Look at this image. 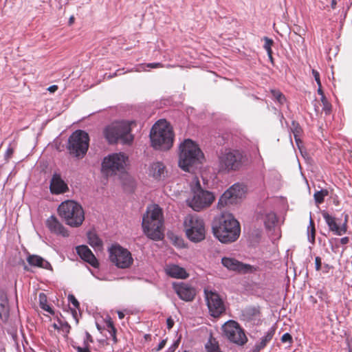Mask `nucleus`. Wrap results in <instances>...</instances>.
I'll use <instances>...</instances> for the list:
<instances>
[{
	"label": "nucleus",
	"instance_id": "obj_38",
	"mask_svg": "<svg viewBox=\"0 0 352 352\" xmlns=\"http://www.w3.org/2000/svg\"><path fill=\"white\" fill-rule=\"evenodd\" d=\"M69 301L74 306L75 308L79 307V302L75 296L72 294L69 295L68 296Z\"/></svg>",
	"mask_w": 352,
	"mask_h": 352
},
{
	"label": "nucleus",
	"instance_id": "obj_14",
	"mask_svg": "<svg viewBox=\"0 0 352 352\" xmlns=\"http://www.w3.org/2000/svg\"><path fill=\"white\" fill-rule=\"evenodd\" d=\"M245 194L243 185L235 184L228 188L219 198L217 207L219 209L228 206L235 204Z\"/></svg>",
	"mask_w": 352,
	"mask_h": 352
},
{
	"label": "nucleus",
	"instance_id": "obj_52",
	"mask_svg": "<svg viewBox=\"0 0 352 352\" xmlns=\"http://www.w3.org/2000/svg\"><path fill=\"white\" fill-rule=\"evenodd\" d=\"M118 315L119 319H120V320H122L124 318V314L121 311H118Z\"/></svg>",
	"mask_w": 352,
	"mask_h": 352
},
{
	"label": "nucleus",
	"instance_id": "obj_51",
	"mask_svg": "<svg viewBox=\"0 0 352 352\" xmlns=\"http://www.w3.org/2000/svg\"><path fill=\"white\" fill-rule=\"evenodd\" d=\"M265 50L267 51V54L269 56V58H270V60H272V48L270 47L269 49H265Z\"/></svg>",
	"mask_w": 352,
	"mask_h": 352
},
{
	"label": "nucleus",
	"instance_id": "obj_26",
	"mask_svg": "<svg viewBox=\"0 0 352 352\" xmlns=\"http://www.w3.org/2000/svg\"><path fill=\"white\" fill-rule=\"evenodd\" d=\"M87 237L90 245L98 250L102 248V241L94 232H89L87 233Z\"/></svg>",
	"mask_w": 352,
	"mask_h": 352
},
{
	"label": "nucleus",
	"instance_id": "obj_45",
	"mask_svg": "<svg viewBox=\"0 0 352 352\" xmlns=\"http://www.w3.org/2000/svg\"><path fill=\"white\" fill-rule=\"evenodd\" d=\"M167 328L170 329L174 325V320L170 317L166 320Z\"/></svg>",
	"mask_w": 352,
	"mask_h": 352
},
{
	"label": "nucleus",
	"instance_id": "obj_17",
	"mask_svg": "<svg viewBox=\"0 0 352 352\" xmlns=\"http://www.w3.org/2000/svg\"><path fill=\"white\" fill-rule=\"evenodd\" d=\"M173 289L179 298L186 302L192 301L196 295L195 288L184 283H174Z\"/></svg>",
	"mask_w": 352,
	"mask_h": 352
},
{
	"label": "nucleus",
	"instance_id": "obj_55",
	"mask_svg": "<svg viewBox=\"0 0 352 352\" xmlns=\"http://www.w3.org/2000/svg\"><path fill=\"white\" fill-rule=\"evenodd\" d=\"M74 22V16H70V18L69 19V24L72 25Z\"/></svg>",
	"mask_w": 352,
	"mask_h": 352
},
{
	"label": "nucleus",
	"instance_id": "obj_9",
	"mask_svg": "<svg viewBox=\"0 0 352 352\" xmlns=\"http://www.w3.org/2000/svg\"><path fill=\"white\" fill-rule=\"evenodd\" d=\"M243 154L238 150L226 148L218 154V168L221 172L239 170L243 164Z\"/></svg>",
	"mask_w": 352,
	"mask_h": 352
},
{
	"label": "nucleus",
	"instance_id": "obj_6",
	"mask_svg": "<svg viewBox=\"0 0 352 352\" xmlns=\"http://www.w3.org/2000/svg\"><path fill=\"white\" fill-rule=\"evenodd\" d=\"M58 212L65 223L73 228L79 227L85 220V212L82 207L73 200H67L62 202L58 208Z\"/></svg>",
	"mask_w": 352,
	"mask_h": 352
},
{
	"label": "nucleus",
	"instance_id": "obj_10",
	"mask_svg": "<svg viewBox=\"0 0 352 352\" xmlns=\"http://www.w3.org/2000/svg\"><path fill=\"white\" fill-rule=\"evenodd\" d=\"M184 229L188 239L195 243L205 239L206 229L204 220L196 214L187 215L184 221Z\"/></svg>",
	"mask_w": 352,
	"mask_h": 352
},
{
	"label": "nucleus",
	"instance_id": "obj_37",
	"mask_svg": "<svg viewBox=\"0 0 352 352\" xmlns=\"http://www.w3.org/2000/svg\"><path fill=\"white\" fill-rule=\"evenodd\" d=\"M77 352H90L89 349V344H87L86 341H84V346H76L74 347Z\"/></svg>",
	"mask_w": 352,
	"mask_h": 352
},
{
	"label": "nucleus",
	"instance_id": "obj_16",
	"mask_svg": "<svg viewBox=\"0 0 352 352\" xmlns=\"http://www.w3.org/2000/svg\"><path fill=\"white\" fill-rule=\"evenodd\" d=\"M221 264L228 270L237 272L239 273L245 274L252 272L253 270L252 265L244 264L232 257H223L221 258Z\"/></svg>",
	"mask_w": 352,
	"mask_h": 352
},
{
	"label": "nucleus",
	"instance_id": "obj_7",
	"mask_svg": "<svg viewBox=\"0 0 352 352\" xmlns=\"http://www.w3.org/2000/svg\"><path fill=\"white\" fill-rule=\"evenodd\" d=\"M133 122L120 121L112 123L104 129L103 134L107 140L112 144L121 140L124 144H131L133 135L131 133Z\"/></svg>",
	"mask_w": 352,
	"mask_h": 352
},
{
	"label": "nucleus",
	"instance_id": "obj_3",
	"mask_svg": "<svg viewBox=\"0 0 352 352\" xmlns=\"http://www.w3.org/2000/svg\"><path fill=\"white\" fill-rule=\"evenodd\" d=\"M151 145L155 149L168 150L173 144L174 134L170 125L166 120L157 121L150 133Z\"/></svg>",
	"mask_w": 352,
	"mask_h": 352
},
{
	"label": "nucleus",
	"instance_id": "obj_47",
	"mask_svg": "<svg viewBox=\"0 0 352 352\" xmlns=\"http://www.w3.org/2000/svg\"><path fill=\"white\" fill-rule=\"evenodd\" d=\"M85 336H86V339L84 341H86L87 344H89V342H94L91 336L88 332H86Z\"/></svg>",
	"mask_w": 352,
	"mask_h": 352
},
{
	"label": "nucleus",
	"instance_id": "obj_53",
	"mask_svg": "<svg viewBox=\"0 0 352 352\" xmlns=\"http://www.w3.org/2000/svg\"><path fill=\"white\" fill-rule=\"evenodd\" d=\"M336 4H337L336 0H331V6L333 9L336 8Z\"/></svg>",
	"mask_w": 352,
	"mask_h": 352
},
{
	"label": "nucleus",
	"instance_id": "obj_59",
	"mask_svg": "<svg viewBox=\"0 0 352 352\" xmlns=\"http://www.w3.org/2000/svg\"><path fill=\"white\" fill-rule=\"evenodd\" d=\"M166 67H168V68H170V67H173V66H172V65H166Z\"/></svg>",
	"mask_w": 352,
	"mask_h": 352
},
{
	"label": "nucleus",
	"instance_id": "obj_12",
	"mask_svg": "<svg viewBox=\"0 0 352 352\" xmlns=\"http://www.w3.org/2000/svg\"><path fill=\"white\" fill-rule=\"evenodd\" d=\"M223 335L232 342L243 346L248 342L247 336L239 324L234 321L229 320L222 327Z\"/></svg>",
	"mask_w": 352,
	"mask_h": 352
},
{
	"label": "nucleus",
	"instance_id": "obj_13",
	"mask_svg": "<svg viewBox=\"0 0 352 352\" xmlns=\"http://www.w3.org/2000/svg\"><path fill=\"white\" fill-rule=\"evenodd\" d=\"M109 258L113 263L122 269L130 267L133 261L130 252L120 245H113L109 249Z\"/></svg>",
	"mask_w": 352,
	"mask_h": 352
},
{
	"label": "nucleus",
	"instance_id": "obj_36",
	"mask_svg": "<svg viewBox=\"0 0 352 352\" xmlns=\"http://www.w3.org/2000/svg\"><path fill=\"white\" fill-rule=\"evenodd\" d=\"M44 294H41L39 295V298H40V303H41V308L43 309L44 310L50 312V313H52L53 311L52 309V308L47 305H43V301H42V298L44 297Z\"/></svg>",
	"mask_w": 352,
	"mask_h": 352
},
{
	"label": "nucleus",
	"instance_id": "obj_60",
	"mask_svg": "<svg viewBox=\"0 0 352 352\" xmlns=\"http://www.w3.org/2000/svg\"><path fill=\"white\" fill-rule=\"evenodd\" d=\"M324 267H325V268H329V265H324Z\"/></svg>",
	"mask_w": 352,
	"mask_h": 352
},
{
	"label": "nucleus",
	"instance_id": "obj_30",
	"mask_svg": "<svg viewBox=\"0 0 352 352\" xmlns=\"http://www.w3.org/2000/svg\"><path fill=\"white\" fill-rule=\"evenodd\" d=\"M292 131L294 134V139L296 140V142L297 145L299 146V144L301 142L300 136L301 133V128L300 127L299 124L295 122H292Z\"/></svg>",
	"mask_w": 352,
	"mask_h": 352
},
{
	"label": "nucleus",
	"instance_id": "obj_40",
	"mask_svg": "<svg viewBox=\"0 0 352 352\" xmlns=\"http://www.w3.org/2000/svg\"><path fill=\"white\" fill-rule=\"evenodd\" d=\"M146 67L149 68H162L164 67V65L160 63H153L146 64Z\"/></svg>",
	"mask_w": 352,
	"mask_h": 352
},
{
	"label": "nucleus",
	"instance_id": "obj_21",
	"mask_svg": "<svg viewBox=\"0 0 352 352\" xmlns=\"http://www.w3.org/2000/svg\"><path fill=\"white\" fill-rule=\"evenodd\" d=\"M50 191L52 194L59 195L67 192L69 188L67 184L58 174H54L51 179Z\"/></svg>",
	"mask_w": 352,
	"mask_h": 352
},
{
	"label": "nucleus",
	"instance_id": "obj_11",
	"mask_svg": "<svg viewBox=\"0 0 352 352\" xmlns=\"http://www.w3.org/2000/svg\"><path fill=\"white\" fill-rule=\"evenodd\" d=\"M89 138L87 133L77 130L68 139L67 150L70 155L78 159L84 157L89 148Z\"/></svg>",
	"mask_w": 352,
	"mask_h": 352
},
{
	"label": "nucleus",
	"instance_id": "obj_32",
	"mask_svg": "<svg viewBox=\"0 0 352 352\" xmlns=\"http://www.w3.org/2000/svg\"><path fill=\"white\" fill-rule=\"evenodd\" d=\"M206 347L208 352H221L217 344L212 342V340H210L206 344Z\"/></svg>",
	"mask_w": 352,
	"mask_h": 352
},
{
	"label": "nucleus",
	"instance_id": "obj_33",
	"mask_svg": "<svg viewBox=\"0 0 352 352\" xmlns=\"http://www.w3.org/2000/svg\"><path fill=\"white\" fill-rule=\"evenodd\" d=\"M327 195V192L324 190L317 191L314 193V199L316 203L320 204L324 201V196Z\"/></svg>",
	"mask_w": 352,
	"mask_h": 352
},
{
	"label": "nucleus",
	"instance_id": "obj_29",
	"mask_svg": "<svg viewBox=\"0 0 352 352\" xmlns=\"http://www.w3.org/2000/svg\"><path fill=\"white\" fill-rule=\"evenodd\" d=\"M315 234H316V229L314 226V222L312 220L311 217H310L309 225L307 228V236L308 240L312 244L315 242Z\"/></svg>",
	"mask_w": 352,
	"mask_h": 352
},
{
	"label": "nucleus",
	"instance_id": "obj_48",
	"mask_svg": "<svg viewBox=\"0 0 352 352\" xmlns=\"http://www.w3.org/2000/svg\"><path fill=\"white\" fill-rule=\"evenodd\" d=\"M321 100H322V103L324 104V108L326 109L327 107L329 105V103L327 102L326 97L324 96H322Z\"/></svg>",
	"mask_w": 352,
	"mask_h": 352
},
{
	"label": "nucleus",
	"instance_id": "obj_54",
	"mask_svg": "<svg viewBox=\"0 0 352 352\" xmlns=\"http://www.w3.org/2000/svg\"><path fill=\"white\" fill-rule=\"evenodd\" d=\"M318 94L321 95V96H324V93H323V91H322V90L321 86H320V87H318Z\"/></svg>",
	"mask_w": 352,
	"mask_h": 352
},
{
	"label": "nucleus",
	"instance_id": "obj_35",
	"mask_svg": "<svg viewBox=\"0 0 352 352\" xmlns=\"http://www.w3.org/2000/svg\"><path fill=\"white\" fill-rule=\"evenodd\" d=\"M1 307L2 311H0V318L1 320H6L8 316V309L2 303L1 304Z\"/></svg>",
	"mask_w": 352,
	"mask_h": 352
},
{
	"label": "nucleus",
	"instance_id": "obj_41",
	"mask_svg": "<svg viewBox=\"0 0 352 352\" xmlns=\"http://www.w3.org/2000/svg\"><path fill=\"white\" fill-rule=\"evenodd\" d=\"M322 265L321 258L319 256H316L315 258V268L317 271L320 270Z\"/></svg>",
	"mask_w": 352,
	"mask_h": 352
},
{
	"label": "nucleus",
	"instance_id": "obj_42",
	"mask_svg": "<svg viewBox=\"0 0 352 352\" xmlns=\"http://www.w3.org/2000/svg\"><path fill=\"white\" fill-rule=\"evenodd\" d=\"M264 40H265V44H264L263 47H264L265 50L272 47V45L273 44V41L267 37H265Z\"/></svg>",
	"mask_w": 352,
	"mask_h": 352
},
{
	"label": "nucleus",
	"instance_id": "obj_39",
	"mask_svg": "<svg viewBox=\"0 0 352 352\" xmlns=\"http://www.w3.org/2000/svg\"><path fill=\"white\" fill-rule=\"evenodd\" d=\"M281 341L283 342H292V337L289 333H285L282 336Z\"/></svg>",
	"mask_w": 352,
	"mask_h": 352
},
{
	"label": "nucleus",
	"instance_id": "obj_20",
	"mask_svg": "<svg viewBox=\"0 0 352 352\" xmlns=\"http://www.w3.org/2000/svg\"><path fill=\"white\" fill-rule=\"evenodd\" d=\"M148 173L149 176L153 177L154 179L161 180L165 178L167 171L163 163L155 162L150 164Z\"/></svg>",
	"mask_w": 352,
	"mask_h": 352
},
{
	"label": "nucleus",
	"instance_id": "obj_34",
	"mask_svg": "<svg viewBox=\"0 0 352 352\" xmlns=\"http://www.w3.org/2000/svg\"><path fill=\"white\" fill-rule=\"evenodd\" d=\"M107 326L109 329V333H110L113 340H114V342H116V340H117L116 336V329L113 326V322L111 320H109L107 322Z\"/></svg>",
	"mask_w": 352,
	"mask_h": 352
},
{
	"label": "nucleus",
	"instance_id": "obj_56",
	"mask_svg": "<svg viewBox=\"0 0 352 352\" xmlns=\"http://www.w3.org/2000/svg\"><path fill=\"white\" fill-rule=\"evenodd\" d=\"M175 346H171L168 349V352H173L175 351Z\"/></svg>",
	"mask_w": 352,
	"mask_h": 352
},
{
	"label": "nucleus",
	"instance_id": "obj_27",
	"mask_svg": "<svg viewBox=\"0 0 352 352\" xmlns=\"http://www.w3.org/2000/svg\"><path fill=\"white\" fill-rule=\"evenodd\" d=\"M260 311L256 307H248L243 311V316L248 320H251L254 317L259 316Z\"/></svg>",
	"mask_w": 352,
	"mask_h": 352
},
{
	"label": "nucleus",
	"instance_id": "obj_31",
	"mask_svg": "<svg viewBox=\"0 0 352 352\" xmlns=\"http://www.w3.org/2000/svg\"><path fill=\"white\" fill-rule=\"evenodd\" d=\"M272 96L280 103L283 104L285 102V98L281 92L277 90H272Z\"/></svg>",
	"mask_w": 352,
	"mask_h": 352
},
{
	"label": "nucleus",
	"instance_id": "obj_22",
	"mask_svg": "<svg viewBox=\"0 0 352 352\" xmlns=\"http://www.w3.org/2000/svg\"><path fill=\"white\" fill-rule=\"evenodd\" d=\"M76 252L80 257L89 263L94 267H98V262L94 254L86 245H80L76 248Z\"/></svg>",
	"mask_w": 352,
	"mask_h": 352
},
{
	"label": "nucleus",
	"instance_id": "obj_2",
	"mask_svg": "<svg viewBox=\"0 0 352 352\" xmlns=\"http://www.w3.org/2000/svg\"><path fill=\"white\" fill-rule=\"evenodd\" d=\"M144 234L153 240H160L163 237V217L162 209L157 205L147 208L142 219Z\"/></svg>",
	"mask_w": 352,
	"mask_h": 352
},
{
	"label": "nucleus",
	"instance_id": "obj_28",
	"mask_svg": "<svg viewBox=\"0 0 352 352\" xmlns=\"http://www.w3.org/2000/svg\"><path fill=\"white\" fill-rule=\"evenodd\" d=\"M276 221L277 218L274 212H270L265 215L264 223L267 228L271 229L275 225Z\"/></svg>",
	"mask_w": 352,
	"mask_h": 352
},
{
	"label": "nucleus",
	"instance_id": "obj_18",
	"mask_svg": "<svg viewBox=\"0 0 352 352\" xmlns=\"http://www.w3.org/2000/svg\"><path fill=\"white\" fill-rule=\"evenodd\" d=\"M45 225L49 230L54 234L63 237L69 236L68 230L54 215H52L46 220Z\"/></svg>",
	"mask_w": 352,
	"mask_h": 352
},
{
	"label": "nucleus",
	"instance_id": "obj_1",
	"mask_svg": "<svg viewBox=\"0 0 352 352\" xmlns=\"http://www.w3.org/2000/svg\"><path fill=\"white\" fill-rule=\"evenodd\" d=\"M212 228L214 236L223 243H230L236 241L241 232L239 221L228 212H223L216 217Z\"/></svg>",
	"mask_w": 352,
	"mask_h": 352
},
{
	"label": "nucleus",
	"instance_id": "obj_23",
	"mask_svg": "<svg viewBox=\"0 0 352 352\" xmlns=\"http://www.w3.org/2000/svg\"><path fill=\"white\" fill-rule=\"evenodd\" d=\"M27 261L31 266L52 270L51 264L38 255L30 254L27 258Z\"/></svg>",
	"mask_w": 352,
	"mask_h": 352
},
{
	"label": "nucleus",
	"instance_id": "obj_61",
	"mask_svg": "<svg viewBox=\"0 0 352 352\" xmlns=\"http://www.w3.org/2000/svg\"><path fill=\"white\" fill-rule=\"evenodd\" d=\"M202 181H203V184L204 185L205 184L204 179H202Z\"/></svg>",
	"mask_w": 352,
	"mask_h": 352
},
{
	"label": "nucleus",
	"instance_id": "obj_62",
	"mask_svg": "<svg viewBox=\"0 0 352 352\" xmlns=\"http://www.w3.org/2000/svg\"><path fill=\"white\" fill-rule=\"evenodd\" d=\"M349 352H351V351H349Z\"/></svg>",
	"mask_w": 352,
	"mask_h": 352
},
{
	"label": "nucleus",
	"instance_id": "obj_24",
	"mask_svg": "<svg viewBox=\"0 0 352 352\" xmlns=\"http://www.w3.org/2000/svg\"><path fill=\"white\" fill-rule=\"evenodd\" d=\"M166 273L170 277L175 278H186L188 276V273L184 268L177 265H170L165 269Z\"/></svg>",
	"mask_w": 352,
	"mask_h": 352
},
{
	"label": "nucleus",
	"instance_id": "obj_43",
	"mask_svg": "<svg viewBox=\"0 0 352 352\" xmlns=\"http://www.w3.org/2000/svg\"><path fill=\"white\" fill-rule=\"evenodd\" d=\"M312 74H313V75L314 76V78H315V80H316L318 87H320L321 86V82H320V74H319V73L317 71L313 69L312 70Z\"/></svg>",
	"mask_w": 352,
	"mask_h": 352
},
{
	"label": "nucleus",
	"instance_id": "obj_4",
	"mask_svg": "<svg viewBox=\"0 0 352 352\" xmlns=\"http://www.w3.org/2000/svg\"><path fill=\"white\" fill-rule=\"evenodd\" d=\"M203 157V153L195 142L190 139L185 140L179 146V166L184 171L190 172Z\"/></svg>",
	"mask_w": 352,
	"mask_h": 352
},
{
	"label": "nucleus",
	"instance_id": "obj_50",
	"mask_svg": "<svg viewBox=\"0 0 352 352\" xmlns=\"http://www.w3.org/2000/svg\"><path fill=\"white\" fill-rule=\"evenodd\" d=\"M349 238L345 236V237H343V238H342L340 239V243L342 245H345V244H347L349 243Z\"/></svg>",
	"mask_w": 352,
	"mask_h": 352
},
{
	"label": "nucleus",
	"instance_id": "obj_15",
	"mask_svg": "<svg viewBox=\"0 0 352 352\" xmlns=\"http://www.w3.org/2000/svg\"><path fill=\"white\" fill-rule=\"evenodd\" d=\"M206 300L210 315L219 317L225 311V306L219 295L214 292L205 290Z\"/></svg>",
	"mask_w": 352,
	"mask_h": 352
},
{
	"label": "nucleus",
	"instance_id": "obj_8",
	"mask_svg": "<svg viewBox=\"0 0 352 352\" xmlns=\"http://www.w3.org/2000/svg\"><path fill=\"white\" fill-rule=\"evenodd\" d=\"M128 157L122 153H112L104 157L101 172L106 177L120 175L125 171Z\"/></svg>",
	"mask_w": 352,
	"mask_h": 352
},
{
	"label": "nucleus",
	"instance_id": "obj_5",
	"mask_svg": "<svg viewBox=\"0 0 352 352\" xmlns=\"http://www.w3.org/2000/svg\"><path fill=\"white\" fill-rule=\"evenodd\" d=\"M190 189L192 197L187 200V203L195 211L199 212L210 207L215 200L214 194L206 190L197 177L192 181Z\"/></svg>",
	"mask_w": 352,
	"mask_h": 352
},
{
	"label": "nucleus",
	"instance_id": "obj_25",
	"mask_svg": "<svg viewBox=\"0 0 352 352\" xmlns=\"http://www.w3.org/2000/svg\"><path fill=\"white\" fill-rule=\"evenodd\" d=\"M274 334V330L270 329L269 330L266 334L261 339V342L256 343L253 349L252 352H259L261 349H263L267 344L272 339Z\"/></svg>",
	"mask_w": 352,
	"mask_h": 352
},
{
	"label": "nucleus",
	"instance_id": "obj_58",
	"mask_svg": "<svg viewBox=\"0 0 352 352\" xmlns=\"http://www.w3.org/2000/svg\"><path fill=\"white\" fill-rule=\"evenodd\" d=\"M120 72V69H118V71L116 72V73H115V74H114V75H115V76L120 75V74H121V73H119Z\"/></svg>",
	"mask_w": 352,
	"mask_h": 352
},
{
	"label": "nucleus",
	"instance_id": "obj_44",
	"mask_svg": "<svg viewBox=\"0 0 352 352\" xmlns=\"http://www.w3.org/2000/svg\"><path fill=\"white\" fill-rule=\"evenodd\" d=\"M14 153V149L12 147H8L5 153V158L6 160L10 159Z\"/></svg>",
	"mask_w": 352,
	"mask_h": 352
},
{
	"label": "nucleus",
	"instance_id": "obj_19",
	"mask_svg": "<svg viewBox=\"0 0 352 352\" xmlns=\"http://www.w3.org/2000/svg\"><path fill=\"white\" fill-rule=\"evenodd\" d=\"M322 217L328 225L330 230L333 232L337 235H342L346 232V222L342 226H339L334 217L331 216L328 212H323ZM347 215L345 217V221H346Z\"/></svg>",
	"mask_w": 352,
	"mask_h": 352
},
{
	"label": "nucleus",
	"instance_id": "obj_57",
	"mask_svg": "<svg viewBox=\"0 0 352 352\" xmlns=\"http://www.w3.org/2000/svg\"><path fill=\"white\" fill-rule=\"evenodd\" d=\"M53 327L56 329H59V327L56 323L53 324Z\"/></svg>",
	"mask_w": 352,
	"mask_h": 352
},
{
	"label": "nucleus",
	"instance_id": "obj_49",
	"mask_svg": "<svg viewBox=\"0 0 352 352\" xmlns=\"http://www.w3.org/2000/svg\"><path fill=\"white\" fill-rule=\"evenodd\" d=\"M58 89V86L57 85H52L50 87H48L47 90L50 92H54L55 91H56Z\"/></svg>",
	"mask_w": 352,
	"mask_h": 352
},
{
	"label": "nucleus",
	"instance_id": "obj_46",
	"mask_svg": "<svg viewBox=\"0 0 352 352\" xmlns=\"http://www.w3.org/2000/svg\"><path fill=\"white\" fill-rule=\"evenodd\" d=\"M166 343V340H162L159 343V344H158L157 347L156 348V351H159L162 350V349L164 347V346H165Z\"/></svg>",
	"mask_w": 352,
	"mask_h": 352
}]
</instances>
